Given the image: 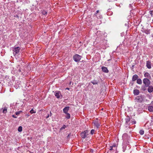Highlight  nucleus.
I'll use <instances>...</instances> for the list:
<instances>
[{
	"instance_id": "f257e3e1",
	"label": "nucleus",
	"mask_w": 153,
	"mask_h": 153,
	"mask_svg": "<svg viewBox=\"0 0 153 153\" xmlns=\"http://www.w3.org/2000/svg\"><path fill=\"white\" fill-rule=\"evenodd\" d=\"M143 84L146 86H149L151 83V82L149 79L147 78H145L143 79Z\"/></svg>"
},
{
	"instance_id": "f03ea898",
	"label": "nucleus",
	"mask_w": 153,
	"mask_h": 153,
	"mask_svg": "<svg viewBox=\"0 0 153 153\" xmlns=\"http://www.w3.org/2000/svg\"><path fill=\"white\" fill-rule=\"evenodd\" d=\"M81 56L76 54L73 56V59L76 62H78L80 61L81 59Z\"/></svg>"
},
{
	"instance_id": "7ed1b4c3",
	"label": "nucleus",
	"mask_w": 153,
	"mask_h": 153,
	"mask_svg": "<svg viewBox=\"0 0 153 153\" xmlns=\"http://www.w3.org/2000/svg\"><path fill=\"white\" fill-rule=\"evenodd\" d=\"M144 98L143 96H137L135 99V102H141L143 101Z\"/></svg>"
},
{
	"instance_id": "20e7f679",
	"label": "nucleus",
	"mask_w": 153,
	"mask_h": 153,
	"mask_svg": "<svg viewBox=\"0 0 153 153\" xmlns=\"http://www.w3.org/2000/svg\"><path fill=\"white\" fill-rule=\"evenodd\" d=\"M88 131L87 130H85L84 131L82 132L81 133V137L83 138H85L88 135Z\"/></svg>"
},
{
	"instance_id": "39448f33",
	"label": "nucleus",
	"mask_w": 153,
	"mask_h": 153,
	"mask_svg": "<svg viewBox=\"0 0 153 153\" xmlns=\"http://www.w3.org/2000/svg\"><path fill=\"white\" fill-rule=\"evenodd\" d=\"M21 48L19 47H16L14 48L13 51H14L13 53L15 55L18 53L19 51V50Z\"/></svg>"
},
{
	"instance_id": "423d86ee",
	"label": "nucleus",
	"mask_w": 153,
	"mask_h": 153,
	"mask_svg": "<svg viewBox=\"0 0 153 153\" xmlns=\"http://www.w3.org/2000/svg\"><path fill=\"white\" fill-rule=\"evenodd\" d=\"M55 96L57 98H60V96L61 95V97H62V96L61 94V92L59 91H56L55 93ZM62 97L61 98V99Z\"/></svg>"
},
{
	"instance_id": "0eeeda50",
	"label": "nucleus",
	"mask_w": 153,
	"mask_h": 153,
	"mask_svg": "<svg viewBox=\"0 0 153 153\" xmlns=\"http://www.w3.org/2000/svg\"><path fill=\"white\" fill-rule=\"evenodd\" d=\"M130 120V118L128 116H127L125 119V124L127 125H129L130 124L129 122Z\"/></svg>"
},
{
	"instance_id": "6e6552de",
	"label": "nucleus",
	"mask_w": 153,
	"mask_h": 153,
	"mask_svg": "<svg viewBox=\"0 0 153 153\" xmlns=\"http://www.w3.org/2000/svg\"><path fill=\"white\" fill-rule=\"evenodd\" d=\"M143 30L142 31L143 33H145L147 34H149L150 33V29H149L148 28L145 29L143 28Z\"/></svg>"
},
{
	"instance_id": "1a4fd4ad",
	"label": "nucleus",
	"mask_w": 153,
	"mask_h": 153,
	"mask_svg": "<svg viewBox=\"0 0 153 153\" xmlns=\"http://www.w3.org/2000/svg\"><path fill=\"white\" fill-rule=\"evenodd\" d=\"M146 66L149 69L151 68V62L149 61H146Z\"/></svg>"
},
{
	"instance_id": "9d476101",
	"label": "nucleus",
	"mask_w": 153,
	"mask_h": 153,
	"mask_svg": "<svg viewBox=\"0 0 153 153\" xmlns=\"http://www.w3.org/2000/svg\"><path fill=\"white\" fill-rule=\"evenodd\" d=\"M70 107L69 106H66L63 109V113L65 114H67L68 111L69 110Z\"/></svg>"
},
{
	"instance_id": "9b49d317",
	"label": "nucleus",
	"mask_w": 153,
	"mask_h": 153,
	"mask_svg": "<svg viewBox=\"0 0 153 153\" xmlns=\"http://www.w3.org/2000/svg\"><path fill=\"white\" fill-rule=\"evenodd\" d=\"M148 89V91L149 93H152L153 91V87L152 85H149Z\"/></svg>"
},
{
	"instance_id": "f8f14e48",
	"label": "nucleus",
	"mask_w": 153,
	"mask_h": 153,
	"mask_svg": "<svg viewBox=\"0 0 153 153\" xmlns=\"http://www.w3.org/2000/svg\"><path fill=\"white\" fill-rule=\"evenodd\" d=\"M93 124L94 126H95L97 128H98L100 126V123L97 121L93 122Z\"/></svg>"
},
{
	"instance_id": "ddd939ff",
	"label": "nucleus",
	"mask_w": 153,
	"mask_h": 153,
	"mask_svg": "<svg viewBox=\"0 0 153 153\" xmlns=\"http://www.w3.org/2000/svg\"><path fill=\"white\" fill-rule=\"evenodd\" d=\"M144 76L145 77L147 78H149V79L151 78V76L150 75L148 72L145 73L144 74Z\"/></svg>"
},
{
	"instance_id": "4468645a",
	"label": "nucleus",
	"mask_w": 153,
	"mask_h": 153,
	"mask_svg": "<svg viewBox=\"0 0 153 153\" xmlns=\"http://www.w3.org/2000/svg\"><path fill=\"white\" fill-rule=\"evenodd\" d=\"M138 76L137 74H135L134 75L132 78V81H134L138 79Z\"/></svg>"
},
{
	"instance_id": "2eb2a0df",
	"label": "nucleus",
	"mask_w": 153,
	"mask_h": 153,
	"mask_svg": "<svg viewBox=\"0 0 153 153\" xmlns=\"http://www.w3.org/2000/svg\"><path fill=\"white\" fill-rule=\"evenodd\" d=\"M140 91L138 90L137 89H134L133 91V93L134 95H137L139 94Z\"/></svg>"
},
{
	"instance_id": "dca6fc26",
	"label": "nucleus",
	"mask_w": 153,
	"mask_h": 153,
	"mask_svg": "<svg viewBox=\"0 0 153 153\" xmlns=\"http://www.w3.org/2000/svg\"><path fill=\"white\" fill-rule=\"evenodd\" d=\"M7 108L6 107H4L3 108H2L1 110H0V111H1V110L2 109V112L4 114L6 113L7 112Z\"/></svg>"
},
{
	"instance_id": "f3484780",
	"label": "nucleus",
	"mask_w": 153,
	"mask_h": 153,
	"mask_svg": "<svg viewBox=\"0 0 153 153\" xmlns=\"http://www.w3.org/2000/svg\"><path fill=\"white\" fill-rule=\"evenodd\" d=\"M102 69L103 72L105 73H108V70L107 68L105 67H102Z\"/></svg>"
},
{
	"instance_id": "a211bd4d",
	"label": "nucleus",
	"mask_w": 153,
	"mask_h": 153,
	"mask_svg": "<svg viewBox=\"0 0 153 153\" xmlns=\"http://www.w3.org/2000/svg\"><path fill=\"white\" fill-rule=\"evenodd\" d=\"M91 83L93 85H96L98 83V81L97 80L94 79L93 80L91 81Z\"/></svg>"
},
{
	"instance_id": "6ab92c4d",
	"label": "nucleus",
	"mask_w": 153,
	"mask_h": 153,
	"mask_svg": "<svg viewBox=\"0 0 153 153\" xmlns=\"http://www.w3.org/2000/svg\"><path fill=\"white\" fill-rule=\"evenodd\" d=\"M148 86H146L145 85H143L141 87V89L143 91H145L146 90V87H148Z\"/></svg>"
},
{
	"instance_id": "aec40b11",
	"label": "nucleus",
	"mask_w": 153,
	"mask_h": 153,
	"mask_svg": "<svg viewBox=\"0 0 153 153\" xmlns=\"http://www.w3.org/2000/svg\"><path fill=\"white\" fill-rule=\"evenodd\" d=\"M148 110L150 112L153 111V106H149L148 107Z\"/></svg>"
},
{
	"instance_id": "412c9836",
	"label": "nucleus",
	"mask_w": 153,
	"mask_h": 153,
	"mask_svg": "<svg viewBox=\"0 0 153 153\" xmlns=\"http://www.w3.org/2000/svg\"><path fill=\"white\" fill-rule=\"evenodd\" d=\"M137 82L139 84L141 85L142 84L141 79H138L137 80Z\"/></svg>"
},
{
	"instance_id": "4be33fe9",
	"label": "nucleus",
	"mask_w": 153,
	"mask_h": 153,
	"mask_svg": "<svg viewBox=\"0 0 153 153\" xmlns=\"http://www.w3.org/2000/svg\"><path fill=\"white\" fill-rule=\"evenodd\" d=\"M66 114V116H65V117L68 119H69L70 118V115L69 113H67Z\"/></svg>"
},
{
	"instance_id": "5701e85b",
	"label": "nucleus",
	"mask_w": 153,
	"mask_h": 153,
	"mask_svg": "<svg viewBox=\"0 0 153 153\" xmlns=\"http://www.w3.org/2000/svg\"><path fill=\"white\" fill-rule=\"evenodd\" d=\"M140 134L141 135H143L144 133V131L143 130H140L139 131Z\"/></svg>"
},
{
	"instance_id": "b1692460",
	"label": "nucleus",
	"mask_w": 153,
	"mask_h": 153,
	"mask_svg": "<svg viewBox=\"0 0 153 153\" xmlns=\"http://www.w3.org/2000/svg\"><path fill=\"white\" fill-rule=\"evenodd\" d=\"M30 112L31 114H32L33 113H36V111H34L33 109H32L30 111Z\"/></svg>"
},
{
	"instance_id": "393cba45",
	"label": "nucleus",
	"mask_w": 153,
	"mask_h": 153,
	"mask_svg": "<svg viewBox=\"0 0 153 153\" xmlns=\"http://www.w3.org/2000/svg\"><path fill=\"white\" fill-rule=\"evenodd\" d=\"M18 131L19 132H21L22 131V127L21 126H20L19 127Z\"/></svg>"
},
{
	"instance_id": "a878e982",
	"label": "nucleus",
	"mask_w": 153,
	"mask_h": 153,
	"mask_svg": "<svg viewBox=\"0 0 153 153\" xmlns=\"http://www.w3.org/2000/svg\"><path fill=\"white\" fill-rule=\"evenodd\" d=\"M66 126L65 125H64L62 127H61V128L60 129V130H61L64 129L66 128Z\"/></svg>"
},
{
	"instance_id": "bb28decb",
	"label": "nucleus",
	"mask_w": 153,
	"mask_h": 153,
	"mask_svg": "<svg viewBox=\"0 0 153 153\" xmlns=\"http://www.w3.org/2000/svg\"><path fill=\"white\" fill-rule=\"evenodd\" d=\"M42 14L44 15H45L47 14V12L46 11L44 10L42 12Z\"/></svg>"
},
{
	"instance_id": "cd10ccee",
	"label": "nucleus",
	"mask_w": 153,
	"mask_h": 153,
	"mask_svg": "<svg viewBox=\"0 0 153 153\" xmlns=\"http://www.w3.org/2000/svg\"><path fill=\"white\" fill-rule=\"evenodd\" d=\"M94 131H95L94 129H92L90 132L91 134H93L94 133Z\"/></svg>"
},
{
	"instance_id": "c85d7f7f",
	"label": "nucleus",
	"mask_w": 153,
	"mask_h": 153,
	"mask_svg": "<svg viewBox=\"0 0 153 153\" xmlns=\"http://www.w3.org/2000/svg\"><path fill=\"white\" fill-rule=\"evenodd\" d=\"M22 111H18V112H16V115H18L19 114H20L21 112H22Z\"/></svg>"
},
{
	"instance_id": "c756f323",
	"label": "nucleus",
	"mask_w": 153,
	"mask_h": 153,
	"mask_svg": "<svg viewBox=\"0 0 153 153\" xmlns=\"http://www.w3.org/2000/svg\"><path fill=\"white\" fill-rule=\"evenodd\" d=\"M112 146V147H114V148L115 149H116V145L115 144H113Z\"/></svg>"
},
{
	"instance_id": "7c9ffc66",
	"label": "nucleus",
	"mask_w": 153,
	"mask_h": 153,
	"mask_svg": "<svg viewBox=\"0 0 153 153\" xmlns=\"http://www.w3.org/2000/svg\"><path fill=\"white\" fill-rule=\"evenodd\" d=\"M99 10H97L96 11V12L94 14V15L96 16V17H97V14L99 12Z\"/></svg>"
},
{
	"instance_id": "2f4dec72",
	"label": "nucleus",
	"mask_w": 153,
	"mask_h": 153,
	"mask_svg": "<svg viewBox=\"0 0 153 153\" xmlns=\"http://www.w3.org/2000/svg\"><path fill=\"white\" fill-rule=\"evenodd\" d=\"M132 124H135L136 123V122L135 120L131 121V122Z\"/></svg>"
},
{
	"instance_id": "473e14b6",
	"label": "nucleus",
	"mask_w": 153,
	"mask_h": 153,
	"mask_svg": "<svg viewBox=\"0 0 153 153\" xmlns=\"http://www.w3.org/2000/svg\"><path fill=\"white\" fill-rule=\"evenodd\" d=\"M149 13L151 15V16H152V11L151 10L149 12Z\"/></svg>"
},
{
	"instance_id": "72a5a7b5",
	"label": "nucleus",
	"mask_w": 153,
	"mask_h": 153,
	"mask_svg": "<svg viewBox=\"0 0 153 153\" xmlns=\"http://www.w3.org/2000/svg\"><path fill=\"white\" fill-rule=\"evenodd\" d=\"M14 16V17H15V18H19V16L18 15H15Z\"/></svg>"
},
{
	"instance_id": "f704fd0d",
	"label": "nucleus",
	"mask_w": 153,
	"mask_h": 153,
	"mask_svg": "<svg viewBox=\"0 0 153 153\" xmlns=\"http://www.w3.org/2000/svg\"><path fill=\"white\" fill-rule=\"evenodd\" d=\"M22 70H23V69L22 70V68H20V69L19 70V72H21Z\"/></svg>"
},
{
	"instance_id": "c9c22d12",
	"label": "nucleus",
	"mask_w": 153,
	"mask_h": 153,
	"mask_svg": "<svg viewBox=\"0 0 153 153\" xmlns=\"http://www.w3.org/2000/svg\"><path fill=\"white\" fill-rule=\"evenodd\" d=\"M12 117L14 118H17V117L14 115H13Z\"/></svg>"
},
{
	"instance_id": "e433bc0d",
	"label": "nucleus",
	"mask_w": 153,
	"mask_h": 153,
	"mask_svg": "<svg viewBox=\"0 0 153 153\" xmlns=\"http://www.w3.org/2000/svg\"><path fill=\"white\" fill-rule=\"evenodd\" d=\"M113 147H112V146H110V150H112L113 149Z\"/></svg>"
},
{
	"instance_id": "4c0bfd02",
	"label": "nucleus",
	"mask_w": 153,
	"mask_h": 153,
	"mask_svg": "<svg viewBox=\"0 0 153 153\" xmlns=\"http://www.w3.org/2000/svg\"><path fill=\"white\" fill-rule=\"evenodd\" d=\"M49 116V115L48 114V115H47V116L46 117V118H48Z\"/></svg>"
},
{
	"instance_id": "58836bf2",
	"label": "nucleus",
	"mask_w": 153,
	"mask_h": 153,
	"mask_svg": "<svg viewBox=\"0 0 153 153\" xmlns=\"http://www.w3.org/2000/svg\"><path fill=\"white\" fill-rule=\"evenodd\" d=\"M70 134H69L68 135V136H67L68 138V137H70Z\"/></svg>"
},
{
	"instance_id": "ea45409f",
	"label": "nucleus",
	"mask_w": 153,
	"mask_h": 153,
	"mask_svg": "<svg viewBox=\"0 0 153 153\" xmlns=\"http://www.w3.org/2000/svg\"><path fill=\"white\" fill-rule=\"evenodd\" d=\"M65 89L69 90V88H66Z\"/></svg>"
},
{
	"instance_id": "a19ab883",
	"label": "nucleus",
	"mask_w": 153,
	"mask_h": 153,
	"mask_svg": "<svg viewBox=\"0 0 153 153\" xmlns=\"http://www.w3.org/2000/svg\"><path fill=\"white\" fill-rule=\"evenodd\" d=\"M50 116H51L52 113L51 112H50Z\"/></svg>"
},
{
	"instance_id": "79ce46f5",
	"label": "nucleus",
	"mask_w": 153,
	"mask_h": 153,
	"mask_svg": "<svg viewBox=\"0 0 153 153\" xmlns=\"http://www.w3.org/2000/svg\"><path fill=\"white\" fill-rule=\"evenodd\" d=\"M151 103H152V104H153V101H152L151 102Z\"/></svg>"
},
{
	"instance_id": "37998d69",
	"label": "nucleus",
	"mask_w": 153,
	"mask_h": 153,
	"mask_svg": "<svg viewBox=\"0 0 153 153\" xmlns=\"http://www.w3.org/2000/svg\"><path fill=\"white\" fill-rule=\"evenodd\" d=\"M123 152H124L125 151V150L123 149Z\"/></svg>"
},
{
	"instance_id": "c03bdc74",
	"label": "nucleus",
	"mask_w": 153,
	"mask_h": 153,
	"mask_svg": "<svg viewBox=\"0 0 153 153\" xmlns=\"http://www.w3.org/2000/svg\"><path fill=\"white\" fill-rule=\"evenodd\" d=\"M101 16H100L99 18L101 19Z\"/></svg>"
}]
</instances>
